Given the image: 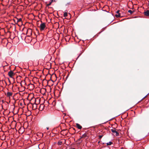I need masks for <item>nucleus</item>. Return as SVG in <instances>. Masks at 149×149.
I'll return each mask as SVG.
<instances>
[{"mask_svg": "<svg viewBox=\"0 0 149 149\" xmlns=\"http://www.w3.org/2000/svg\"><path fill=\"white\" fill-rule=\"evenodd\" d=\"M95 127H92L91 128H95Z\"/></svg>", "mask_w": 149, "mask_h": 149, "instance_id": "obj_29", "label": "nucleus"}, {"mask_svg": "<svg viewBox=\"0 0 149 149\" xmlns=\"http://www.w3.org/2000/svg\"><path fill=\"white\" fill-rule=\"evenodd\" d=\"M59 128H60V127H56L55 128V129L57 130H59Z\"/></svg>", "mask_w": 149, "mask_h": 149, "instance_id": "obj_20", "label": "nucleus"}, {"mask_svg": "<svg viewBox=\"0 0 149 149\" xmlns=\"http://www.w3.org/2000/svg\"><path fill=\"white\" fill-rule=\"evenodd\" d=\"M22 21V19L21 18H19V19H18L17 21V22H21Z\"/></svg>", "mask_w": 149, "mask_h": 149, "instance_id": "obj_15", "label": "nucleus"}, {"mask_svg": "<svg viewBox=\"0 0 149 149\" xmlns=\"http://www.w3.org/2000/svg\"><path fill=\"white\" fill-rule=\"evenodd\" d=\"M128 12L130 13L131 14H132L133 12H134V11H132L131 10H128Z\"/></svg>", "mask_w": 149, "mask_h": 149, "instance_id": "obj_12", "label": "nucleus"}, {"mask_svg": "<svg viewBox=\"0 0 149 149\" xmlns=\"http://www.w3.org/2000/svg\"><path fill=\"white\" fill-rule=\"evenodd\" d=\"M50 135L51 136H52L51 135Z\"/></svg>", "mask_w": 149, "mask_h": 149, "instance_id": "obj_30", "label": "nucleus"}, {"mask_svg": "<svg viewBox=\"0 0 149 149\" xmlns=\"http://www.w3.org/2000/svg\"><path fill=\"white\" fill-rule=\"evenodd\" d=\"M53 1H55V0H53Z\"/></svg>", "mask_w": 149, "mask_h": 149, "instance_id": "obj_27", "label": "nucleus"}, {"mask_svg": "<svg viewBox=\"0 0 149 149\" xmlns=\"http://www.w3.org/2000/svg\"><path fill=\"white\" fill-rule=\"evenodd\" d=\"M32 30L29 28L28 29L27 31V34H29L30 35H31L32 34Z\"/></svg>", "mask_w": 149, "mask_h": 149, "instance_id": "obj_3", "label": "nucleus"}, {"mask_svg": "<svg viewBox=\"0 0 149 149\" xmlns=\"http://www.w3.org/2000/svg\"><path fill=\"white\" fill-rule=\"evenodd\" d=\"M112 143V142H111V141H110L109 142L107 143V146L111 145Z\"/></svg>", "mask_w": 149, "mask_h": 149, "instance_id": "obj_10", "label": "nucleus"}, {"mask_svg": "<svg viewBox=\"0 0 149 149\" xmlns=\"http://www.w3.org/2000/svg\"><path fill=\"white\" fill-rule=\"evenodd\" d=\"M61 143H62V142H58V144L60 145H61Z\"/></svg>", "mask_w": 149, "mask_h": 149, "instance_id": "obj_22", "label": "nucleus"}, {"mask_svg": "<svg viewBox=\"0 0 149 149\" xmlns=\"http://www.w3.org/2000/svg\"><path fill=\"white\" fill-rule=\"evenodd\" d=\"M44 107V105L43 104H41L40 105L39 107V109L41 110H43Z\"/></svg>", "mask_w": 149, "mask_h": 149, "instance_id": "obj_5", "label": "nucleus"}, {"mask_svg": "<svg viewBox=\"0 0 149 149\" xmlns=\"http://www.w3.org/2000/svg\"><path fill=\"white\" fill-rule=\"evenodd\" d=\"M147 96V95H146V96H145L142 99V100H143V99H144L146 96Z\"/></svg>", "mask_w": 149, "mask_h": 149, "instance_id": "obj_24", "label": "nucleus"}, {"mask_svg": "<svg viewBox=\"0 0 149 149\" xmlns=\"http://www.w3.org/2000/svg\"><path fill=\"white\" fill-rule=\"evenodd\" d=\"M69 129L70 130H75V129L73 127H70Z\"/></svg>", "mask_w": 149, "mask_h": 149, "instance_id": "obj_17", "label": "nucleus"}, {"mask_svg": "<svg viewBox=\"0 0 149 149\" xmlns=\"http://www.w3.org/2000/svg\"><path fill=\"white\" fill-rule=\"evenodd\" d=\"M2 101L3 102H4V101H3V100H2Z\"/></svg>", "mask_w": 149, "mask_h": 149, "instance_id": "obj_28", "label": "nucleus"}, {"mask_svg": "<svg viewBox=\"0 0 149 149\" xmlns=\"http://www.w3.org/2000/svg\"><path fill=\"white\" fill-rule=\"evenodd\" d=\"M18 131V132L20 134H22V133H23L24 132V131L23 132V131H21V132H20L19 131Z\"/></svg>", "mask_w": 149, "mask_h": 149, "instance_id": "obj_19", "label": "nucleus"}, {"mask_svg": "<svg viewBox=\"0 0 149 149\" xmlns=\"http://www.w3.org/2000/svg\"><path fill=\"white\" fill-rule=\"evenodd\" d=\"M86 136V135L85 134H84L82 135V137H85Z\"/></svg>", "mask_w": 149, "mask_h": 149, "instance_id": "obj_18", "label": "nucleus"}, {"mask_svg": "<svg viewBox=\"0 0 149 149\" xmlns=\"http://www.w3.org/2000/svg\"><path fill=\"white\" fill-rule=\"evenodd\" d=\"M144 14L146 16H149V10H148L146 11H145L144 13Z\"/></svg>", "mask_w": 149, "mask_h": 149, "instance_id": "obj_4", "label": "nucleus"}, {"mask_svg": "<svg viewBox=\"0 0 149 149\" xmlns=\"http://www.w3.org/2000/svg\"><path fill=\"white\" fill-rule=\"evenodd\" d=\"M46 26L45 23H41L40 26V28L41 31L43 30Z\"/></svg>", "mask_w": 149, "mask_h": 149, "instance_id": "obj_1", "label": "nucleus"}, {"mask_svg": "<svg viewBox=\"0 0 149 149\" xmlns=\"http://www.w3.org/2000/svg\"><path fill=\"white\" fill-rule=\"evenodd\" d=\"M108 128V127H107V128L105 127L104 129L107 130Z\"/></svg>", "mask_w": 149, "mask_h": 149, "instance_id": "obj_26", "label": "nucleus"}, {"mask_svg": "<svg viewBox=\"0 0 149 149\" xmlns=\"http://www.w3.org/2000/svg\"><path fill=\"white\" fill-rule=\"evenodd\" d=\"M103 136V135H99V139H101L102 138V137Z\"/></svg>", "mask_w": 149, "mask_h": 149, "instance_id": "obj_14", "label": "nucleus"}, {"mask_svg": "<svg viewBox=\"0 0 149 149\" xmlns=\"http://www.w3.org/2000/svg\"><path fill=\"white\" fill-rule=\"evenodd\" d=\"M76 125L77 128L79 129H81L82 128V126L78 123H77L76 124Z\"/></svg>", "mask_w": 149, "mask_h": 149, "instance_id": "obj_6", "label": "nucleus"}, {"mask_svg": "<svg viewBox=\"0 0 149 149\" xmlns=\"http://www.w3.org/2000/svg\"><path fill=\"white\" fill-rule=\"evenodd\" d=\"M14 74L13 71L12 70H10L8 72V74L10 77L12 78Z\"/></svg>", "mask_w": 149, "mask_h": 149, "instance_id": "obj_2", "label": "nucleus"}, {"mask_svg": "<svg viewBox=\"0 0 149 149\" xmlns=\"http://www.w3.org/2000/svg\"><path fill=\"white\" fill-rule=\"evenodd\" d=\"M112 132L113 133H116V136H118L119 135V133L117 131H112Z\"/></svg>", "mask_w": 149, "mask_h": 149, "instance_id": "obj_8", "label": "nucleus"}, {"mask_svg": "<svg viewBox=\"0 0 149 149\" xmlns=\"http://www.w3.org/2000/svg\"><path fill=\"white\" fill-rule=\"evenodd\" d=\"M51 1L48 4H47V6H49L51 4H52V2L53 1V0H51Z\"/></svg>", "mask_w": 149, "mask_h": 149, "instance_id": "obj_9", "label": "nucleus"}, {"mask_svg": "<svg viewBox=\"0 0 149 149\" xmlns=\"http://www.w3.org/2000/svg\"><path fill=\"white\" fill-rule=\"evenodd\" d=\"M63 130H63H67V129H66V130H65V129H63V130Z\"/></svg>", "mask_w": 149, "mask_h": 149, "instance_id": "obj_25", "label": "nucleus"}, {"mask_svg": "<svg viewBox=\"0 0 149 149\" xmlns=\"http://www.w3.org/2000/svg\"><path fill=\"white\" fill-rule=\"evenodd\" d=\"M46 129H47V130H49V127H47Z\"/></svg>", "mask_w": 149, "mask_h": 149, "instance_id": "obj_23", "label": "nucleus"}, {"mask_svg": "<svg viewBox=\"0 0 149 149\" xmlns=\"http://www.w3.org/2000/svg\"><path fill=\"white\" fill-rule=\"evenodd\" d=\"M13 93L10 92H8L7 93V95L8 97H10L12 95Z\"/></svg>", "mask_w": 149, "mask_h": 149, "instance_id": "obj_7", "label": "nucleus"}, {"mask_svg": "<svg viewBox=\"0 0 149 149\" xmlns=\"http://www.w3.org/2000/svg\"><path fill=\"white\" fill-rule=\"evenodd\" d=\"M119 10H118L117 11L116 13H117L118 14L119 13Z\"/></svg>", "mask_w": 149, "mask_h": 149, "instance_id": "obj_21", "label": "nucleus"}, {"mask_svg": "<svg viewBox=\"0 0 149 149\" xmlns=\"http://www.w3.org/2000/svg\"><path fill=\"white\" fill-rule=\"evenodd\" d=\"M68 15L67 13V12H65L64 14V17H67Z\"/></svg>", "mask_w": 149, "mask_h": 149, "instance_id": "obj_13", "label": "nucleus"}, {"mask_svg": "<svg viewBox=\"0 0 149 149\" xmlns=\"http://www.w3.org/2000/svg\"><path fill=\"white\" fill-rule=\"evenodd\" d=\"M111 130H117V129H115V128H114L113 129H111Z\"/></svg>", "mask_w": 149, "mask_h": 149, "instance_id": "obj_16", "label": "nucleus"}, {"mask_svg": "<svg viewBox=\"0 0 149 149\" xmlns=\"http://www.w3.org/2000/svg\"><path fill=\"white\" fill-rule=\"evenodd\" d=\"M115 16L116 17H120V13H119L117 15H115Z\"/></svg>", "mask_w": 149, "mask_h": 149, "instance_id": "obj_11", "label": "nucleus"}]
</instances>
